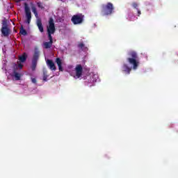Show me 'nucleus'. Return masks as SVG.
<instances>
[{"label":"nucleus","instance_id":"f257e3e1","mask_svg":"<svg viewBox=\"0 0 178 178\" xmlns=\"http://www.w3.org/2000/svg\"><path fill=\"white\" fill-rule=\"evenodd\" d=\"M129 57L127 58V62L129 65H132V67L129 66V65L124 63L122 67V70L124 72L127 74H130L131 69L134 70H137L138 66L140 65V61L138 60V54L134 51H130L127 53Z\"/></svg>","mask_w":178,"mask_h":178},{"label":"nucleus","instance_id":"f03ea898","mask_svg":"<svg viewBox=\"0 0 178 178\" xmlns=\"http://www.w3.org/2000/svg\"><path fill=\"white\" fill-rule=\"evenodd\" d=\"M115 10V7L113 3L108 2L106 4H102L101 6V13L102 16H111Z\"/></svg>","mask_w":178,"mask_h":178},{"label":"nucleus","instance_id":"7ed1b4c3","mask_svg":"<svg viewBox=\"0 0 178 178\" xmlns=\"http://www.w3.org/2000/svg\"><path fill=\"white\" fill-rule=\"evenodd\" d=\"M56 29L55 28V22H54V18L50 17L49 19V26H47V37L50 42H54V38L52 34H55Z\"/></svg>","mask_w":178,"mask_h":178},{"label":"nucleus","instance_id":"20e7f679","mask_svg":"<svg viewBox=\"0 0 178 178\" xmlns=\"http://www.w3.org/2000/svg\"><path fill=\"white\" fill-rule=\"evenodd\" d=\"M38 59H40V50H38V48H35V51L32 58V64L31 66L32 72H34L35 70Z\"/></svg>","mask_w":178,"mask_h":178},{"label":"nucleus","instance_id":"39448f33","mask_svg":"<svg viewBox=\"0 0 178 178\" xmlns=\"http://www.w3.org/2000/svg\"><path fill=\"white\" fill-rule=\"evenodd\" d=\"M9 22L8 19H3L2 21V27L1 29V34L3 35V37H8L9 34H10V29H9Z\"/></svg>","mask_w":178,"mask_h":178},{"label":"nucleus","instance_id":"423d86ee","mask_svg":"<svg viewBox=\"0 0 178 178\" xmlns=\"http://www.w3.org/2000/svg\"><path fill=\"white\" fill-rule=\"evenodd\" d=\"M73 24H81L84 22V15L83 14H77L72 16L71 19Z\"/></svg>","mask_w":178,"mask_h":178},{"label":"nucleus","instance_id":"0eeeda50","mask_svg":"<svg viewBox=\"0 0 178 178\" xmlns=\"http://www.w3.org/2000/svg\"><path fill=\"white\" fill-rule=\"evenodd\" d=\"M24 10L26 19L27 24H30L31 22V10H30V7H29V4L27 3H24Z\"/></svg>","mask_w":178,"mask_h":178},{"label":"nucleus","instance_id":"6e6552de","mask_svg":"<svg viewBox=\"0 0 178 178\" xmlns=\"http://www.w3.org/2000/svg\"><path fill=\"white\" fill-rule=\"evenodd\" d=\"M75 74L76 79H80L83 76V66L81 65H76L75 67Z\"/></svg>","mask_w":178,"mask_h":178},{"label":"nucleus","instance_id":"1a4fd4ad","mask_svg":"<svg viewBox=\"0 0 178 178\" xmlns=\"http://www.w3.org/2000/svg\"><path fill=\"white\" fill-rule=\"evenodd\" d=\"M47 64L50 70H56V66L52 60H47Z\"/></svg>","mask_w":178,"mask_h":178},{"label":"nucleus","instance_id":"9d476101","mask_svg":"<svg viewBox=\"0 0 178 178\" xmlns=\"http://www.w3.org/2000/svg\"><path fill=\"white\" fill-rule=\"evenodd\" d=\"M36 24L40 33H44V26H42V22L41 21V19H37Z\"/></svg>","mask_w":178,"mask_h":178},{"label":"nucleus","instance_id":"9b49d317","mask_svg":"<svg viewBox=\"0 0 178 178\" xmlns=\"http://www.w3.org/2000/svg\"><path fill=\"white\" fill-rule=\"evenodd\" d=\"M56 63L58 67L59 72H63V67H62V60L59 58H56Z\"/></svg>","mask_w":178,"mask_h":178},{"label":"nucleus","instance_id":"f8f14e48","mask_svg":"<svg viewBox=\"0 0 178 178\" xmlns=\"http://www.w3.org/2000/svg\"><path fill=\"white\" fill-rule=\"evenodd\" d=\"M52 44H54V42H44L43 43V46L45 48V49H49V48L52 47Z\"/></svg>","mask_w":178,"mask_h":178},{"label":"nucleus","instance_id":"ddd939ff","mask_svg":"<svg viewBox=\"0 0 178 178\" xmlns=\"http://www.w3.org/2000/svg\"><path fill=\"white\" fill-rule=\"evenodd\" d=\"M78 48H80V49L84 51L85 52L86 51H88V48H87V47H86V45L83 42H81L78 44Z\"/></svg>","mask_w":178,"mask_h":178},{"label":"nucleus","instance_id":"4468645a","mask_svg":"<svg viewBox=\"0 0 178 178\" xmlns=\"http://www.w3.org/2000/svg\"><path fill=\"white\" fill-rule=\"evenodd\" d=\"M19 60L24 63V62H26L27 60V54L26 53H24L23 55L19 57Z\"/></svg>","mask_w":178,"mask_h":178},{"label":"nucleus","instance_id":"2eb2a0df","mask_svg":"<svg viewBox=\"0 0 178 178\" xmlns=\"http://www.w3.org/2000/svg\"><path fill=\"white\" fill-rule=\"evenodd\" d=\"M19 34L22 35H27V31L23 28V26H21L20 30H19Z\"/></svg>","mask_w":178,"mask_h":178},{"label":"nucleus","instance_id":"dca6fc26","mask_svg":"<svg viewBox=\"0 0 178 178\" xmlns=\"http://www.w3.org/2000/svg\"><path fill=\"white\" fill-rule=\"evenodd\" d=\"M15 80L19 81L20 80L21 77H22V74L17 73L16 71H14L13 72Z\"/></svg>","mask_w":178,"mask_h":178},{"label":"nucleus","instance_id":"f3484780","mask_svg":"<svg viewBox=\"0 0 178 178\" xmlns=\"http://www.w3.org/2000/svg\"><path fill=\"white\" fill-rule=\"evenodd\" d=\"M88 80L89 84H92V85H88L90 87H91L92 86H94V83L97 81V80H95L93 78H91V76H90V78Z\"/></svg>","mask_w":178,"mask_h":178},{"label":"nucleus","instance_id":"a211bd4d","mask_svg":"<svg viewBox=\"0 0 178 178\" xmlns=\"http://www.w3.org/2000/svg\"><path fill=\"white\" fill-rule=\"evenodd\" d=\"M32 12H33V13H34L35 17L38 18V13L37 12V8H35V6L32 7Z\"/></svg>","mask_w":178,"mask_h":178},{"label":"nucleus","instance_id":"6ab92c4d","mask_svg":"<svg viewBox=\"0 0 178 178\" xmlns=\"http://www.w3.org/2000/svg\"><path fill=\"white\" fill-rule=\"evenodd\" d=\"M132 6H133V8H134V9H138V4L137 3H136V2H134V3H132Z\"/></svg>","mask_w":178,"mask_h":178},{"label":"nucleus","instance_id":"aec40b11","mask_svg":"<svg viewBox=\"0 0 178 178\" xmlns=\"http://www.w3.org/2000/svg\"><path fill=\"white\" fill-rule=\"evenodd\" d=\"M43 81H48V75L45 74V72H44Z\"/></svg>","mask_w":178,"mask_h":178},{"label":"nucleus","instance_id":"412c9836","mask_svg":"<svg viewBox=\"0 0 178 178\" xmlns=\"http://www.w3.org/2000/svg\"><path fill=\"white\" fill-rule=\"evenodd\" d=\"M31 80L33 84H37V79L35 78H31Z\"/></svg>","mask_w":178,"mask_h":178},{"label":"nucleus","instance_id":"4be33fe9","mask_svg":"<svg viewBox=\"0 0 178 178\" xmlns=\"http://www.w3.org/2000/svg\"><path fill=\"white\" fill-rule=\"evenodd\" d=\"M136 10L138 12V16H140V15H141V10H140L138 8H136Z\"/></svg>","mask_w":178,"mask_h":178},{"label":"nucleus","instance_id":"5701e85b","mask_svg":"<svg viewBox=\"0 0 178 178\" xmlns=\"http://www.w3.org/2000/svg\"><path fill=\"white\" fill-rule=\"evenodd\" d=\"M18 67H19V69H23V64L22 63L18 64Z\"/></svg>","mask_w":178,"mask_h":178},{"label":"nucleus","instance_id":"b1692460","mask_svg":"<svg viewBox=\"0 0 178 178\" xmlns=\"http://www.w3.org/2000/svg\"><path fill=\"white\" fill-rule=\"evenodd\" d=\"M38 8H42V7H41V3H38Z\"/></svg>","mask_w":178,"mask_h":178},{"label":"nucleus","instance_id":"393cba45","mask_svg":"<svg viewBox=\"0 0 178 178\" xmlns=\"http://www.w3.org/2000/svg\"><path fill=\"white\" fill-rule=\"evenodd\" d=\"M22 1H24V0H16V2H22Z\"/></svg>","mask_w":178,"mask_h":178}]
</instances>
